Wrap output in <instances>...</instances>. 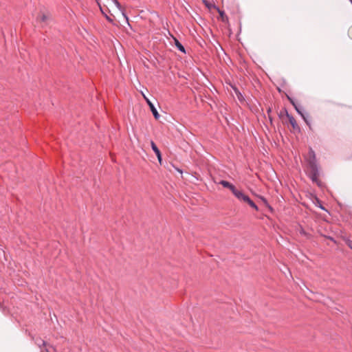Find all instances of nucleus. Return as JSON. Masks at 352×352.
Returning a JSON list of instances; mask_svg holds the SVG:
<instances>
[{"instance_id":"nucleus-1","label":"nucleus","mask_w":352,"mask_h":352,"mask_svg":"<svg viewBox=\"0 0 352 352\" xmlns=\"http://www.w3.org/2000/svg\"><path fill=\"white\" fill-rule=\"evenodd\" d=\"M308 176L311 181L315 183L320 188L325 187L324 184L320 179L319 168L318 167L309 168H308Z\"/></svg>"},{"instance_id":"nucleus-2","label":"nucleus","mask_w":352,"mask_h":352,"mask_svg":"<svg viewBox=\"0 0 352 352\" xmlns=\"http://www.w3.org/2000/svg\"><path fill=\"white\" fill-rule=\"evenodd\" d=\"M307 161L308 163V168L318 166L317 164L316 153L311 148H309V149Z\"/></svg>"},{"instance_id":"nucleus-3","label":"nucleus","mask_w":352,"mask_h":352,"mask_svg":"<svg viewBox=\"0 0 352 352\" xmlns=\"http://www.w3.org/2000/svg\"><path fill=\"white\" fill-rule=\"evenodd\" d=\"M284 112L285 113V116H287V118L289 120V122L292 127L293 131L294 133L295 132L299 133L300 131V128L298 126L296 119L292 115L289 114L287 110L285 108L284 109Z\"/></svg>"},{"instance_id":"nucleus-4","label":"nucleus","mask_w":352,"mask_h":352,"mask_svg":"<svg viewBox=\"0 0 352 352\" xmlns=\"http://www.w3.org/2000/svg\"><path fill=\"white\" fill-rule=\"evenodd\" d=\"M232 192L240 201H243L244 203L249 197L248 195L243 193V191L238 190L236 188H235Z\"/></svg>"},{"instance_id":"nucleus-5","label":"nucleus","mask_w":352,"mask_h":352,"mask_svg":"<svg viewBox=\"0 0 352 352\" xmlns=\"http://www.w3.org/2000/svg\"><path fill=\"white\" fill-rule=\"evenodd\" d=\"M151 148H152L153 151L156 154L160 163H161L162 155H161V152H160V149L157 148V146H156V144H155V142L153 141L151 142Z\"/></svg>"},{"instance_id":"nucleus-6","label":"nucleus","mask_w":352,"mask_h":352,"mask_svg":"<svg viewBox=\"0 0 352 352\" xmlns=\"http://www.w3.org/2000/svg\"><path fill=\"white\" fill-rule=\"evenodd\" d=\"M296 231L300 233V234L305 236L307 239H310L311 237V234L307 232L301 225H298L296 228Z\"/></svg>"},{"instance_id":"nucleus-7","label":"nucleus","mask_w":352,"mask_h":352,"mask_svg":"<svg viewBox=\"0 0 352 352\" xmlns=\"http://www.w3.org/2000/svg\"><path fill=\"white\" fill-rule=\"evenodd\" d=\"M148 105L149 106V108H150L151 112L153 113L154 118L156 120H158L160 118V114L158 113V112H157V109H155V107H154L153 104L150 100H148Z\"/></svg>"},{"instance_id":"nucleus-8","label":"nucleus","mask_w":352,"mask_h":352,"mask_svg":"<svg viewBox=\"0 0 352 352\" xmlns=\"http://www.w3.org/2000/svg\"><path fill=\"white\" fill-rule=\"evenodd\" d=\"M219 184L222 185L224 188L230 189L231 192H232L236 188L232 184L226 180H221Z\"/></svg>"},{"instance_id":"nucleus-9","label":"nucleus","mask_w":352,"mask_h":352,"mask_svg":"<svg viewBox=\"0 0 352 352\" xmlns=\"http://www.w3.org/2000/svg\"><path fill=\"white\" fill-rule=\"evenodd\" d=\"M288 98V100L290 101V102L292 104V105L294 107L295 109L296 110V111L302 117L303 120H305V122L309 124L308 123V121L307 120V118H305V116H304V114L301 112V111L298 109V107H297V105L295 104L294 101L291 98H289V96L287 97Z\"/></svg>"},{"instance_id":"nucleus-10","label":"nucleus","mask_w":352,"mask_h":352,"mask_svg":"<svg viewBox=\"0 0 352 352\" xmlns=\"http://www.w3.org/2000/svg\"><path fill=\"white\" fill-rule=\"evenodd\" d=\"M288 98V100L290 101V102L292 104V105L294 107L295 109L296 110V111L302 117L303 120H305V122L309 124L308 123V121L307 120V118H305V116H304V114L301 112V111L298 109V107H297V105L295 104L294 101L291 98H289V96L287 97Z\"/></svg>"},{"instance_id":"nucleus-11","label":"nucleus","mask_w":352,"mask_h":352,"mask_svg":"<svg viewBox=\"0 0 352 352\" xmlns=\"http://www.w3.org/2000/svg\"><path fill=\"white\" fill-rule=\"evenodd\" d=\"M36 344L40 348L41 352H43V347H46L48 345L47 343L41 338L37 339Z\"/></svg>"},{"instance_id":"nucleus-12","label":"nucleus","mask_w":352,"mask_h":352,"mask_svg":"<svg viewBox=\"0 0 352 352\" xmlns=\"http://www.w3.org/2000/svg\"><path fill=\"white\" fill-rule=\"evenodd\" d=\"M245 203L248 204L250 207L256 210V211L258 210V206L256 205V204L250 198L248 197L247 200L245 201Z\"/></svg>"},{"instance_id":"nucleus-13","label":"nucleus","mask_w":352,"mask_h":352,"mask_svg":"<svg viewBox=\"0 0 352 352\" xmlns=\"http://www.w3.org/2000/svg\"><path fill=\"white\" fill-rule=\"evenodd\" d=\"M175 40V44L177 49L181 51L182 52L186 53L184 47L182 45V43L176 38H174Z\"/></svg>"},{"instance_id":"nucleus-14","label":"nucleus","mask_w":352,"mask_h":352,"mask_svg":"<svg viewBox=\"0 0 352 352\" xmlns=\"http://www.w3.org/2000/svg\"><path fill=\"white\" fill-rule=\"evenodd\" d=\"M49 19V16L45 14H42L41 16L37 17V21L39 22H46L47 19Z\"/></svg>"},{"instance_id":"nucleus-15","label":"nucleus","mask_w":352,"mask_h":352,"mask_svg":"<svg viewBox=\"0 0 352 352\" xmlns=\"http://www.w3.org/2000/svg\"><path fill=\"white\" fill-rule=\"evenodd\" d=\"M218 12L219 13V15L222 19L223 21H225L226 19H228L227 16L225 14L224 12L222 10H220L219 8H217Z\"/></svg>"},{"instance_id":"nucleus-16","label":"nucleus","mask_w":352,"mask_h":352,"mask_svg":"<svg viewBox=\"0 0 352 352\" xmlns=\"http://www.w3.org/2000/svg\"><path fill=\"white\" fill-rule=\"evenodd\" d=\"M100 10H101L102 13L103 14V15H104V16H105V18L107 19V20L108 21H109L110 23H112V22H113V19H112L110 16H109L106 13H104V12H103V10H102V8H101V7H100Z\"/></svg>"},{"instance_id":"nucleus-17","label":"nucleus","mask_w":352,"mask_h":352,"mask_svg":"<svg viewBox=\"0 0 352 352\" xmlns=\"http://www.w3.org/2000/svg\"><path fill=\"white\" fill-rule=\"evenodd\" d=\"M271 113H272V109L270 107H269L267 110V116H268L270 122L272 123V117L271 116Z\"/></svg>"},{"instance_id":"nucleus-18","label":"nucleus","mask_w":352,"mask_h":352,"mask_svg":"<svg viewBox=\"0 0 352 352\" xmlns=\"http://www.w3.org/2000/svg\"><path fill=\"white\" fill-rule=\"evenodd\" d=\"M115 5L119 10H122V12L124 11L122 6H121V4L120 3V2L118 1L115 2Z\"/></svg>"},{"instance_id":"nucleus-19","label":"nucleus","mask_w":352,"mask_h":352,"mask_svg":"<svg viewBox=\"0 0 352 352\" xmlns=\"http://www.w3.org/2000/svg\"><path fill=\"white\" fill-rule=\"evenodd\" d=\"M346 245L352 250V241L350 239L346 240Z\"/></svg>"},{"instance_id":"nucleus-20","label":"nucleus","mask_w":352,"mask_h":352,"mask_svg":"<svg viewBox=\"0 0 352 352\" xmlns=\"http://www.w3.org/2000/svg\"><path fill=\"white\" fill-rule=\"evenodd\" d=\"M285 115V113L284 112V109L280 111L278 113V116L282 118V117Z\"/></svg>"},{"instance_id":"nucleus-21","label":"nucleus","mask_w":352,"mask_h":352,"mask_svg":"<svg viewBox=\"0 0 352 352\" xmlns=\"http://www.w3.org/2000/svg\"><path fill=\"white\" fill-rule=\"evenodd\" d=\"M266 207L268 208V210L271 212H274V209L273 208L268 204V206H266Z\"/></svg>"},{"instance_id":"nucleus-22","label":"nucleus","mask_w":352,"mask_h":352,"mask_svg":"<svg viewBox=\"0 0 352 352\" xmlns=\"http://www.w3.org/2000/svg\"><path fill=\"white\" fill-rule=\"evenodd\" d=\"M261 199H262V201H263V203L265 204V205L268 206V202H267V199L263 197H262Z\"/></svg>"},{"instance_id":"nucleus-23","label":"nucleus","mask_w":352,"mask_h":352,"mask_svg":"<svg viewBox=\"0 0 352 352\" xmlns=\"http://www.w3.org/2000/svg\"><path fill=\"white\" fill-rule=\"evenodd\" d=\"M144 98L146 100V102L148 103V100H149L144 95Z\"/></svg>"},{"instance_id":"nucleus-24","label":"nucleus","mask_w":352,"mask_h":352,"mask_svg":"<svg viewBox=\"0 0 352 352\" xmlns=\"http://www.w3.org/2000/svg\"><path fill=\"white\" fill-rule=\"evenodd\" d=\"M45 352H50V351H49V349H47V348H45Z\"/></svg>"},{"instance_id":"nucleus-25","label":"nucleus","mask_w":352,"mask_h":352,"mask_svg":"<svg viewBox=\"0 0 352 352\" xmlns=\"http://www.w3.org/2000/svg\"><path fill=\"white\" fill-rule=\"evenodd\" d=\"M123 14H124L125 19H128V17L124 13H123Z\"/></svg>"},{"instance_id":"nucleus-26","label":"nucleus","mask_w":352,"mask_h":352,"mask_svg":"<svg viewBox=\"0 0 352 352\" xmlns=\"http://www.w3.org/2000/svg\"><path fill=\"white\" fill-rule=\"evenodd\" d=\"M320 207L321 209L324 210V208L322 207V206H320Z\"/></svg>"},{"instance_id":"nucleus-27","label":"nucleus","mask_w":352,"mask_h":352,"mask_svg":"<svg viewBox=\"0 0 352 352\" xmlns=\"http://www.w3.org/2000/svg\"><path fill=\"white\" fill-rule=\"evenodd\" d=\"M206 6L207 7H209L208 3H206Z\"/></svg>"},{"instance_id":"nucleus-28","label":"nucleus","mask_w":352,"mask_h":352,"mask_svg":"<svg viewBox=\"0 0 352 352\" xmlns=\"http://www.w3.org/2000/svg\"><path fill=\"white\" fill-rule=\"evenodd\" d=\"M52 348H53L54 351H56V349L51 346Z\"/></svg>"},{"instance_id":"nucleus-29","label":"nucleus","mask_w":352,"mask_h":352,"mask_svg":"<svg viewBox=\"0 0 352 352\" xmlns=\"http://www.w3.org/2000/svg\"><path fill=\"white\" fill-rule=\"evenodd\" d=\"M112 1L115 3V2H116V1H117L118 0H112Z\"/></svg>"},{"instance_id":"nucleus-30","label":"nucleus","mask_w":352,"mask_h":352,"mask_svg":"<svg viewBox=\"0 0 352 352\" xmlns=\"http://www.w3.org/2000/svg\"><path fill=\"white\" fill-rule=\"evenodd\" d=\"M351 1V3H352V0H349Z\"/></svg>"}]
</instances>
